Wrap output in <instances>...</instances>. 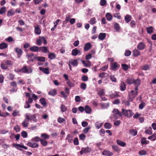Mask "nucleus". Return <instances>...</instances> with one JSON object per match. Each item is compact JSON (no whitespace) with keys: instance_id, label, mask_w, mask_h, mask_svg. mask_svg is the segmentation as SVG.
Returning a JSON list of instances; mask_svg holds the SVG:
<instances>
[{"instance_id":"obj_28","label":"nucleus","mask_w":156,"mask_h":156,"mask_svg":"<svg viewBox=\"0 0 156 156\" xmlns=\"http://www.w3.org/2000/svg\"><path fill=\"white\" fill-rule=\"evenodd\" d=\"M39 101L41 104L43 106H45L46 105L47 103L45 99L44 98H42L40 99Z\"/></svg>"},{"instance_id":"obj_36","label":"nucleus","mask_w":156,"mask_h":156,"mask_svg":"<svg viewBox=\"0 0 156 156\" xmlns=\"http://www.w3.org/2000/svg\"><path fill=\"white\" fill-rule=\"evenodd\" d=\"M131 16L127 15L125 17V20L127 23H128L131 20Z\"/></svg>"},{"instance_id":"obj_50","label":"nucleus","mask_w":156,"mask_h":156,"mask_svg":"<svg viewBox=\"0 0 156 156\" xmlns=\"http://www.w3.org/2000/svg\"><path fill=\"white\" fill-rule=\"evenodd\" d=\"M110 79L112 82L115 83L116 82L117 80L114 75H111L110 77Z\"/></svg>"},{"instance_id":"obj_5","label":"nucleus","mask_w":156,"mask_h":156,"mask_svg":"<svg viewBox=\"0 0 156 156\" xmlns=\"http://www.w3.org/2000/svg\"><path fill=\"white\" fill-rule=\"evenodd\" d=\"M26 118L27 119L28 121L29 120H32L34 122H36L37 120L36 117L34 115H26Z\"/></svg>"},{"instance_id":"obj_1","label":"nucleus","mask_w":156,"mask_h":156,"mask_svg":"<svg viewBox=\"0 0 156 156\" xmlns=\"http://www.w3.org/2000/svg\"><path fill=\"white\" fill-rule=\"evenodd\" d=\"M138 94V92L132 90L130 93L129 94L128 99L129 101H132L133 99L136 97Z\"/></svg>"},{"instance_id":"obj_23","label":"nucleus","mask_w":156,"mask_h":156,"mask_svg":"<svg viewBox=\"0 0 156 156\" xmlns=\"http://www.w3.org/2000/svg\"><path fill=\"white\" fill-rule=\"evenodd\" d=\"M82 62L85 66L87 67L90 66L91 65L90 62L89 61H85L83 60H82Z\"/></svg>"},{"instance_id":"obj_62","label":"nucleus","mask_w":156,"mask_h":156,"mask_svg":"<svg viewBox=\"0 0 156 156\" xmlns=\"http://www.w3.org/2000/svg\"><path fill=\"white\" fill-rule=\"evenodd\" d=\"M82 80L83 81H87L88 80V77L87 76L83 75L82 77Z\"/></svg>"},{"instance_id":"obj_30","label":"nucleus","mask_w":156,"mask_h":156,"mask_svg":"<svg viewBox=\"0 0 156 156\" xmlns=\"http://www.w3.org/2000/svg\"><path fill=\"white\" fill-rule=\"evenodd\" d=\"M105 17L108 21H110L112 20V16L109 13H106L105 14Z\"/></svg>"},{"instance_id":"obj_34","label":"nucleus","mask_w":156,"mask_h":156,"mask_svg":"<svg viewBox=\"0 0 156 156\" xmlns=\"http://www.w3.org/2000/svg\"><path fill=\"white\" fill-rule=\"evenodd\" d=\"M28 120H27V119H25L24 121L22 122V125L24 127H27L28 126V124H29Z\"/></svg>"},{"instance_id":"obj_55","label":"nucleus","mask_w":156,"mask_h":156,"mask_svg":"<svg viewBox=\"0 0 156 156\" xmlns=\"http://www.w3.org/2000/svg\"><path fill=\"white\" fill-rule=\"evenodd\" d=\"M60 109L62 112H65L66 110V106L63 105H62L60 106Z\"/></svg>"},{"instance_id":"obj_15","label":"nucleus","mask_w":156,"mask_h":156,"mask_svg":"<svg viewBox=\"0 0 156 156\" xmlns=\"http://www.w3.org/2000/svg\"><path fill=\"white\" fill-rule=\"evenodd\" d=\"M39 69L40 70L43 72L45 74H48L49 73V71L48 70V68L39 67Z\"/></svg>"},{"instance_id":"obj_51","label":"nucleus","mask_w":156,"mask_h":156,"mask_svg":"<svg viewBox=\"0 0 156 156\" xmlns=\"http://www.w3.org/2000/svg\"><path fill=\"white\" fill-rule=\"evenodd\" d=\"M66 140H68V142L69 143H71L72 142L73 139L71 137V136L70 135L68 134L67 135V137L66 138Z\"/></svg>"},{"instance_id":"obj_9","label":"nucleus","mask_w":156,"mask_h":156,"mask_svg":"<svg viewBox=\"0 0 156 156\" xmlns=\"http://www.w3.org/2000/svg\"><path fill=\"white\" fill-rule=\"evenodd\" d=\"M69 64L71 65L74 67L77 66L78 64V62L77 59H71L69 61Z\"/></svg>"},{"instance_id":"obj_48","label":"nucleus","mask_w":156,"mask_h":156,"mask_svg":"<svg viewBox=\"0 0 156 156\" xmlns=\"http://www.w3.org/2000/svg\"><path fill=\"white\" fill-rule=\"evenodd\" d=\"M96 19L94 17L92 18L89 22L90 24L91 25H93L96 23Z\"/></svg>"},{"instance_id":"obj_46","label":"nucleus","mask_w":156,"mask_h":156,"mask_svg":"<svg viewBox=\"0 0 156 156\" xmlns=\"http://www.w3.org/2000/svg\"><path fill=\"white\" fill-rule=\"evenodd\" d=\"M15 12L13 10L11 9L8 12L7 16H12L14 14Z\"/></svg>"},{"instance_id":"obj_32","label":"nucleus","mask_w":156,"mask_h":156,"mask_svg":"<svg viewBox=\"0 0 156 156\" xmlns=\"http://www.w3.org/2000/svg\"><path fill=\"white\" fill-rule=\"evenodd\" d=\"M48 94L52 96H54L57 94V91L55 90H51L48 93Z\"/></svg>"},{"instance_id":"obj_57","label":"nucleus","mask_w":156,"mask_h":156,"mask_svg":"<svg viewBox=\"0 0 156 156\" xmlns=\"http://www.w3.org/2000/svg\"><path fill=\"white\" fill-rule=\"evenodd\" d=\"M40 141L42 145L43 146H46L48 144L47 142L44 140H42L41 139Z\"/></svg>"},{"instance_id":"obj_43","label":"nucleus","mask_w":156,"mask_h":156,"mask_svg":"<svg viewBox=\"0 0 156 156\" xmlns=\"http://www.w3.org/2000/svg\"><path fill=\"white\" fill-rule=\"evenodd\" d=\"M148 139L154 141L156 139V134L154 133L153 135L148 137Z\"/></svg>"},{"instance_id":"obj_16","label":"nucleus","mask_w":156,"mask_h":156,"mask_svg":"<svg viewBox=\"0 0 156 156\" xmlns=\"http://www.w3.org/2000/svg\"><path fill=\"white\" fill-rule=\"evenodd\" d=\"M102 154L105 156H111L113 155V154L110 151L105 150L103 152Z\"/></svg>"},{"instance_id":"obj_18","label":"nucleus","mask_w":156,"mask_h":156,"mask_svg":"<svg viewBox=\"0 0 156 156\" xmlns=\"http://www.w3.org/2000/svg\"><path fill=\"white\" fill-rule=\"evenodd\" d=\"M34 32L37 35H39L41 33V30L38 25H37L34 27Z\"/></svg>"},{"instance_id":"obj_37","label":"nucleus","mask_w":156,"mask_h":156,"mask_svg":"<svg viewBox=\"0 0 156 156\" xmlns=\"http://www.w3.org/2000/svg\"><path fill=\"white\" fill-rule=\"evenodd\" d=\"M113 113L115 115H118L119 116H122V114L117 109H114L112 111Z\"/></svg>"},{"instance_id":"obj_26","label":"nucleus","mask_w":156,"mask_h":156,"mask_svg":"<svg viewBox=\"0 0 156 156\" xmlns=\"http://www.w3.org/2000/svg\"><path fill=\"white\" fill-rule=\"evenodd\" d=\"M133 82L135 86H139L140 84L141 81L139 79L137 78L133 80Z\"/></svg>"},{"instance_id":"obj_14","label":"nucleus","mask_w":156,"mask_h":156,"mask_svg":"<svg viewBox=\"0 0 156 156\" xmlns=\"http://www.w3.org/2000/svg\"><path fill=\"white\" fill-rule=\"evenodd\" d=\"M81 52L80 50H77L76 48L73 49L72 51V54L73 56H76L78 54L81 55Z\"/></svg>"},{"instance_id":"obj_58","label":"nucleus","mask_w":156,"mask_h":156,"mask_svg":"<svg viewBox=\"0 0 156 156\" xmlns=\"http://www.w3.org/2000/svg\"><path fill=\"white\" fill-rule=\"evenodd\" d=\"M87 87L86 84L84 83H82L80 85V87L83 90H85Z\"/></svg>"},{"instance_id":"obj_21","label":"nucleus","mask_w":156,"mask_h":156,"mask_svg":"<svg viewBox=\"0 0 156 156\" xmlns=\"http://www.w3.org/2000/svg\"><path fill=\"white\" fill-rule=\"evenodd\" d=\"M84 111L87 114H90L91 113V108L88 106H85L84 108Z\"/></svg>"},{"instance_id":"obj_42","label":"nucleus","mask_w":156,"mask_h":156,"mask_svg":"<svg viewBox=\"0 0 156 156\" xmlns=\"http://www.w3.org/2000/svg\"><path fill=\"white\" fill-rule=\"evenodd\" d=\"M145 133L151 135L152 134V129L151 127H149L145 131Z\"/></svg>"},{"instance_id":"obj_17","label":"nucleus","mask_w":156,"mask_h":156,"mask_svg":"<svg viewBox=\"0 0 156 156\" xmlns=\"http://www.w3.org/2000/svg\"><path fill=\"white\" fill-rule=\"evenodd\" d=\"M34 58L39 62H44L45 61V58L44 57L36 56L34 57Z\"/></svg>"},{"instance_id":"obj_3","label":"nucleus","mask_w":156,"mask_h":156,"mask_svg":"<svg viewBox=\"0 0 156 156\" xmlns=\"http://www.w3.org/2000/svg\"><path fill=\"white\" fill-rule=\"evenodd\" d=\"M42 42H43L44 44L47 43V41L44 37H39L37 39L36 44L38 46H40L41 45Z\"/></svg>"},{"instance_id":"obj_11","label":"nucleus","mask_w":156,"mask_h":156,"mask_svg":"<svg viewBox=\"0 0 156 156\" xmlns=\"http://www.w3.org/2000/svg\"><path fill=\"white\" fill-rule=\"evenodd\" d=\"M39 50L40 51H42L44 53H49V51L48 50L47 47L44 46L39 47Z\"/></svg>"},{"instance_id":"obj_24","label":"nucleus","mask_w":156,"mask_h":156,"mask_svg":"<svg viewBox=\"0 0 156 156\" xmlns=\"http://www.w3.org/2000/svg\"><path fill=\"white\" fill-rule=\"evenodd\" d=\"M115 30L117 32H119L120 31V27L119 24L116 23H115L114 25Z\"/></svg>"},{"instance_id":"obj_19","label":"nucleus","mask_w":156,"mask_h":156,"mask_svg":"<svg viewBox=\"0 0 156 156\" xmlns=\"http://www.w3.org/2000/svg\"><path fill=\"white\" fill-rule=\"evenodd\" d=\"M133 55L134 57L138 56L140 55V52L138 50L135 49L133 51Z\"/></svg>"},{"instance_id":"obj_63","label":"nucleus","mask_w":156,"mask_h":156,"mask_svg":"<svg viewBox=\"0 0 156 156\" xmlns=\"http://www.w3.org/2000/svg\"><path fill=\"white\" fill-rule=\"evenodd\" d=\"M67 83L68 86L70 87H73L74 86V83L69 80H68L67 82Z\"/></svg>"},{"instance_id":"obj_7","label":"nucleus","mask_w":156,"mask_h":156,"mask_svg":"<svg viewBox=\"0 0 156 156\" xmlns=\"http://www.w3.org/2000/svg\"><path fill=\"white\" fill-rule=\"evenodd\" d=\"M15 51L17 54L18 58H20L23 53L22 49L20 48L16 47L15 48Z\"/></svg>"},{"instance_id":"obj_12","label":"nucleus","mask_w":156,"mask_h":156,"mask_svg":"<svg viewBox=\"0 0 156 156\" xmlns=\"http://www.w3.org/2000/svg\"><path fill=\"white\" fill-rule=\"evenodd\" d=\"M92 45L90 43H87L85 44L84 47V51H87L90 49L91 48Z\"/></svg>"},{"instance_id":"obj_52","label":"nucleus","mask_w":156,"mask_h":156,"mask_svg":"<svg viewBox=\"0 0 156 156\" xmlns=\"http://www.w3.org/2000/svg\"><path fill=\"white\" fill-rule=\"evenodd\" d=\"M102 123H99L98 122H96L95 123V126L98 129L100 128L102 125Z\"/></svg>"},{"instance_id":"obj_38","label":"nucleus","mask_w":156,"mask_h":156,"mask_svg":"<svg viewBox=\"0 0 156 156\" xmlns=\"http://www.w3.org/2000/svg\"><path fill=\"white\" fill-rule=\"evenodd\" d=\"M108 76V74L106 73L103 72L100 73L99 75L100 77L101 78H105L107 76Z\"/></svg>"},{"instance_id":"obj_60","label":"nucleus","mask_w":156,"mask_h":156,"mask_svg":"<svg viewBox=\"0 0 156 156\" xmlns=\"http://www.w3.org/2000/svg\"><path fill=\"white\" fill-rule=\"evenodd\" d=\"M122 68L123 69L125 70L126 71L128 70V66L126 64H122Z\"/></svg>"},{"instance_id":"obj_40","label":"nucleus","mask_w":156,"mask_h":156,"mask_svg":"<svg viewBox=\"0 0 156 156\" xmlns=\"http://www.w3.org/2000/svg\"><path fill=\"white\" fill-rule=\"evenodd\" d=\"M129 133L130 134L133 136H136L137 134V131L133 129L130 130L129 131Z\"/></svg>"},{"instance_id":"obj_49","label":"nucleus","mask_w":156,"mask_h":156,"mask_svg":"<svg viewBox=\"0 0 156 156\" xmlns=\"http://www.w3.org/2000/svg\"><path fill=\"white\" fill-rule=\"evenodd\" d=\"M117 67L118 66L116 62H114L112 64L111 68L113 70L116 69Z\"/></svg>"},{"instance_id":"obj_64","label":"nucleus","mask_w":156,"mask_h":156,"mask_svg":"<svg viewBox=\"0 0 156 156\" xmlns=\"http://www.w3.org/2000/svg\"><path fill=\"white\" fill-rule=\"evenodd\" d=\"M58 122L60 123H62L65 121V119L61 117H58L57 120Z\"/></svg>"},{"instance_id":"obj_47","label":"nucleus","mask_w":156,"mask_h":156,"mask_svg":"<svg viewBox=\"0 0 156 156\" xmlns=\"http://www.w3.org/2000/svg\"><path fill=\"white\" fill-rule=\"evenodd\" d=\"M20 112L19 111L14 110L12 113V115L14 117H16L17 116H20Z\"/></svg>"},{"instance_id":"obj_41","label":"nucleus","mask_w":156,"mask_h":156,"mask_svg":"<svg viewBox=\"0 0 156 156\" xmlns=\"http://www.w3.org/2000/svg\"><path fill=\"white\" fill-rule=\"evenodd\" d=\"M104 126L106 129H109L111 127L112 125L110 123L106 122L105 123Z\"/></svg>"},{"instance_id":"obj_31","label":"nucleus","mask_w":156,"mask_h":156,"mask_svg":"<svg viewBox=\"0 0 156 156\" xmlns=\"http://www.w3.org/2000/svg\"><path fill=\"white\" fill-rule=\"evenodd\" d=\"M101 107L102 109H105L107 108L109 106L108 103H102L101 104Z\"/></svg>"},{"instance_id":"obj_33","label":"nucleus","mask_w":156,"mask_h":156,"mask_svg":"<svg viewBox=\"0 0 156 156\" xmlns=\"http://www.w3.org/2000/svg\"><path fill=\"white\" fill-rule=\"evenodd\" d=\"M126 88V85L124 82H122L120 84V89L122 91H124Z\"/></svg>"},{"instance_id":"obj_59","label":"nucleus","mask_w":156,"mask_h":156,"mask_svg":"<svg viewBox=\"0 0 156 156\" xmlns=\"http://www.w3.org/2000/svg\"><path fill=\"white\" fill-rule=\"evenodd\" d=\"M107 3L106 0H101L100 2V4L102 6H105Z\"/></svg>"},{"instance_id":"obj_25","label":"nucleus","mask_w":156,"mask_h":156,"mask_svg":"<svg viewBox=\"0 0 156 156\" xmlns=\"http://www.w3.org/2000/svg\"><path fill=\"white\" fill-rule=\"evenodd\" d=\"M141 143L142 145H146L149 143V141L146 140V138L143 137L140 140Z\"/></svg>"},{"instance_id":"obj_13","label":"nucleus","mask_w":156,"mask_h":156,"mask_svg":"<svg viewBox=\"0 0 156 156\" xmlns=\"http://www.w3.org/2000/svg\"><path fill=\"white\" fill-rule=\"evenodd\" d=\"M27 145L32 148H36L39 146V145L36 143L28 142Z\"/></svg>"},{"instance_id":"obj_53","label":"nucleus","mask_w":156,"mask_h":156,"mask_svg":"<svg viewBox=\"0 0 156 156\" xmlns=\"http://www.w3.org/2000/svg\"><path fill=\"white\" fill-rule=\"evenodd\" d=\"M41 139L38 136H36L32 138V140L33 141H35L36 142H38L40 141Z\"/></svg>"},{"instance_id":"obj_54","label":"nucleus","mask_w":156,"mask_h":156,"mask_svg":"<svg viewBox=\"0 0 156 156\" xmlns=\"http://www.w3.org/2000/svg\"><path fill=\"white\" fill-rule=\"evenodd\" d=\"M1 67L3 69H7L8 68V66L5 63H1Z\"/></svg>"},{"instance_id":"obj_20","label":"nucleus","mask_w":156,"mask_h":156,"mask_svg":"<svg viewBox=\"0 0 156 156\" xmlns=\"http://www.w3.org/2000/svg\"><path fill=\"white\" fill-rule=\"evenodd\" d=\"M39 48L36 46H34L30 48V50L31 51L37 52L39 50Z\"/></svg>"},{"instance_id":"obj_27","label":"nucleus","mask_w":156,"mask_h":156,"mask_svg":"<svg viewBox=\"0 0 156 156\" xmlns=\"http://www.w3.org/2000/svg\"><path fill=\"white\" fill-rule=\"evenodd\" d=\"M106 34L103 33H100L98 36V38L101 40H103L105 37Z\"/></svg>"},{"instance_id":"obj_4","label":"nucleus","mask_w":156,"mask_h":156,"mask_svg":"<svg viewBox=\"0 0 156 156\" xmlns=\"http://www.w3.org/2000/svg\"><path fill=\"white\" fill-rule=\"evenodd\" d=\"M21 72L25 73H30L32 72V70L30 68L25 66L21 69Z\"/></svg>"},{"instance_id":"obj_56","label":"nucleus","mask_w":156,"mask_h":156,"mask_svg":"<svg viewBox=\"0 0 156 156\" xmlns=\"http://www.w3.org/2000/svg\"><path fill=\"white\" fill-rule=\"evenodd\" d=\"M147 33L148 34H151L153 32V28L152 27H150L147 28Z\"/></svg>"},{"instance_id":"obj_22","label":"nucleus","mask_w":156,"mask_h":156,"mask_svg":"<svg viewBox=\"0 0 156 156\" xmlns=\"http://www.w3.org/2000/svg\"><path fill=\"white\" fill-rule=\"evenodd\" d=\"M116 143L118 145L122 147H125L126 145V143L125 142L120 140H116Z\"/></svg>"},{"instance_id":"obj_6","label":"nucleus","mask_w":156,"mask_h":156,"mask_svg":"<svg viewBox=\"0 0 156 156\" xmlns=\"http://www.w3.org/2000/svg\"><path fill=\"white\" fill-rule=\"evenodd\" d=\"M91 149L89 147H83L82 148L80 153L81 154H83L84 153H87L90 152L91 151Z\"/></svg>"},{"instance_id":"obj_2","label":"nucleus","mask_w":156,"mask_h":156,"mask_svg":"<svg viewBox=\"0 0 156 156\" xmlns=\"http://www.w3.org/2000/svg\"><path fill=\"white\" fill-rule=\"evenodd\" d=\"M122 112L123 115L128 117H131L133 113L132 111L131 110H126L124 109H122Z\"/></svg>"},{"instance_id":"obj_39","label":"nucleus","mask_w":156,"mask_h":156,"mask_svg":"<svg viewBox=\"0 0 156 156\" xmlns=\"http://www.w3.org/2000/svg\"><path fill=\"white\" fill-rule=\"evenodd\" d=\"M112 147L113 150L115 151L119 152L120 151L119 147L116 145H112Z\"/></svg>"},{"instance_id":"obj_29","label":"nucleus","mask_w":156,"mask_h":156,"mask_svg":"<svg viewBox=\"0 0 156 156\" xmlns=\"http://www.w3.org/2000/svg\"><path fill=\"white\" fill-rule=\"evenodd\" d=\"M8 45L5 43H2L0 44V49L3 50L6 48L8 47Z\"/></svg>"},{"instance_id":"obj_8","label":"nucleus","mask_w":156,"mask_h":156,"mask_svg":"<svg viewBox=\"0 0 156 156\" xmlns=\"http://www.w3.org/2000/svg\"><path fill=\"white\" fill-rule=\"evenodd\" d=\"M13 145L17 149L21 151L22 150L21 148H23L25 150H27V147H25L23 145L20 144H13Z\"/></svg>"},{"instance_id":"obj_10","label":"nucleus","mask_w":156,"mask_h":156,"mask_svg":"<svg viewBox=\"0 0 156 156\" xmlns=\"http://www.w3.org/2000/svg\"><path fill=\"white\" fill-rule=\"evenodd\" d=\"M145 47V44L144 43L142 42L139 43L137 46V49L140 50H144Z\"/></svg>"},{"instance_id":"obj_45","label":"nucleus","mask_w":156,"mask_h":156,"mask_svg":"<svg viewBox=\"0 0 156 156\" xmlns=\"http://www.w3.org/2000/svg\"><path fill=\"white\" fill-rule=\"evenodd\" d=\"M48 57L49 59L52 60L55 58V55L53 53H51L48 55Z\"/></svg>"},{"instance_id":"obj_35","label":"nucleus","mask_w":156,"mask_h":156,"mask_svg":"<svg viewBox=\"0 0 156 156\" xmlns=\"http://www.w3.org/2000/svg\"><path fill=\"white\" fill-rule=\"evenodd\" d=\"M105 90L104 89H101L98 91V94L100 95V97H101L104 95L105 94Z\"/></svg>"},{"instance_id":"obj_61","label":"nucleus","mask_w":156,"mask_h":156,"mask_svg":"<svg viewBox=\"0 0 156 156\" xmlns=\"http://www.w3.org/2000/svg\"><path fill=\"white\" fill-rule=\"evenodd\" d=\"M5 63L6 64L8 65H13L12 62L9 60H6L4 61Z\"/></svg>"},{"instance_id":"obj_44","label":"nucleus","mask_w":156,"mask_h":156,"mask_svg":"<svg viewBox=\"0 0 156 156\" xmlns=\"http://www.w3.org/2000/svg\"><path fill=\"white\" fill-rule=\"evenodd\" d=\"M41 137L44 139H48L49 136L46 133H44L41 134Z\"/></svg>"}]
</instances>
